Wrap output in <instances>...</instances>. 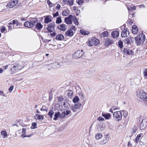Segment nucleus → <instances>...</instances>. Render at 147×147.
Here are the masks:
<instances>
[{
    "label": "nucleus",
    "instance_id": "20",
    "mask_svg": "<svg viewBox=\"0 0 147 147\" xmlns=\"http://www.w3.org/2000/svg\"><path fill=\"white\" fill-rule=\"evenodd\" d=\"M119 32L118 31H113L111 33L112 36L114 38H116L119 36Z\"/></svg>",
    "mask_w": 147,
    "mask_h": 147
},
{
    "label": "nucleus",
    "instance_id": "19",
    "mask_svg": "<svg viewBox=\"0 0 147 147\" xmlns=\"http://www.w3.org/2000/svg\"><path fill=\"white\" fill-rule=\"evenodd\" d=\"M138 29L137 26L134 25L132 27V33L134 34H137L138 32Z\"/></svg>",
    "mask_w": 147,
    "mask_h": 147
},
{
    "label": "nucleus",
    "instance_id": "24",
    "mask_svg": "<svg viewBox=\"0 0 147 147\" xmlns=\"http://www.w3.org/2000/svg\"><path fill=\"white\" fill-rule=\"evenodd\" d=\"M51 65L52 68L54 69H57L60 66L59 63L56 62L52 63Z\"/></svg>",
    "mask_w": 147,
    "mask_h": 147
},
{
    "label": "nucleus",
    "instance_id": "58",
    "mask_svg": "<svg viewBox=\"0 0 147 147\" xmlns=\"http://www.w3.org/2000/svg\"><path fill=\"white\" fill-rule=\"evenodd\" d=\"M13 86H10V87L9 88L8 90L9 91V92H11L13 90Z\"/></svg>",
    "mask_w": 147,
    "mask_h": 147
},
{
    "label": "nucleus",
    "instance_id": "45",
    "mask_svg": "<svg viewBox=\"0 0 147 147\" xmlns=\"http://www.w3.org/2000/svg\"><path fill=\"white\" fill-rule=\"evenodd\" d=\"M87 45L90 47H92L93 45V44L92 43V40H89L88 42H87Z\"/></svg>",
    "mask_w": 147,
    "mask_h": 147
},
{
    "label": "nucleus",
    "instance_id": "46",
    "mask_svg": "<svg viewBox=\"0 0 147 147\" xmlns=\"http://www.w3.org/2000/svg\"><path fill=\"white\" fill-rule=\"evenodd\" d=\"M41 111H45L47 112L48 109L47 107L45 106H42V108L40 109Z\"/></svg>",
    "mask_w": 147,
    "mask_h": 147
},
{
    "label": "nucleus",
    "instance_id": "44",
    "mask_svg": "<svg viewBox=\"0 0 147 147\" xmlns=\"http://www.w3.org/2000/svg\"><path fill=\"white\" fill-rule=\"evenodd\" d=\"M71 109L74 112H76V111H77L76 109H77L76 108V107H75L74 105H71Z\"/></svg>",
    "mask_w": 147,
    "mask_h": 147
},
{
    "label": "nucleus",
    "instance_id": "11",
    "mask_svg": "<svg viewBox=\"0 0 147 147\" xmlns=\"http://www.w3.org/2000/svg\"><path fill=\"white\" fill-rule=\"evenodd\" d=\"M123 52L125 54L129 55H133L134 54V52L132 50L127 48H124Z\"/></svg>",
    "mask_w": 147,
    "mask_h": 147
},
{
    "label": "nucleus",
    "instance_id": "60",
    "mask_svg": "<svg viewBox=\"0 0 147 147\" xmlns=\"http://www.w3.org/2000/svg\"><path fill=\"white\" fill-rule=\"evenodd\" d=\"M136 9V7L135 6H133L132 7H131L129 8V11H131V10H135Z\"/></svg>",
    "mask_w": 147,
    "mask_h": 147
},
{
    "label": "nucleus",
    "instance_id": "15",
    "mask_svg": "<svg viewBox=\"0 0 147 147\" xmlns=\"http://www.w3.org/2000/svg\"><path fill=\"white\" fill-rule=\"evenodd\" d=\"M57 28L58 29L63 31H65L67 29L66 26L64 24L59 25Z\"/></svg>",
    "mask_w": 147,
    "mask_h": 147
},
{
    "label": "nucleus",
    "instance_id": "30",
    "mask_svg": "<svg viewBox=\"0 0 147 147\" xmlns=\"http://www.w3.org/2000/svg\"><path fill=\"white\" fill-rule=\"evenodd\" d=\"M68 97L70 98H72L73 96V91L71 90H69L67 94Z\"/></svg>",
    "mask_w": 147,
    "mask_h": 147
},
{
    "label": "nucleus",
    "instance_id": "3",
    "mask_svg": "<svg viewBox=\"0 0 147 147\" xmlns=\"http://www.w3.org/2000/svg\"><path fill=\"white\" fill-rule=\"evenodd\" d=\"M122 114L121 111H118L115 112L113 114V118L114 120L118 122L122 119Z\"/></svg>",
    "mask_w": 147,
    "mask_h": 147
},
{
    "label": "nucleus",
    "instance_id": "47",
    "mask_svg": "<svg viewBox=\"0 0 147 147\" xmlns=\"http://www.w3.org/2000/svg\"><path fill=\"white\" fill-rule=\"evenodd\" d=\"M97 129L98 131H101L104 129V128L101 125H98L97 127Z\"/></svg>",
    "mask_w": 147,
    "mask_h": 147
},
{
    "label": "nucleus",
    "instance_id": "16",
    "mask_svg": "<svg viewBox=\"0 0 147 147\" xmlns=\"http://www.w3.org/2000/svg\"><path fill=\"white\" fill-rule=\"evenodd\" d=\"M34 118L40 121H42L44 117L43 115L40 114H36L34 116Z\"/></svg>",
    "mask_w": 147,
    "mask_h": 147
},
{
    "label": "nucleus",
    "instance_id": "34",
    "mask_svg": "<svg viewBox=\"0 0 147 147\" xmlns=\"http://www.w3.org/2000/svg\"><path fill=\"white\" fill-rule=\"evenodd\" d=\"M1 134L3 138H5L6 137L7 135V133L6 131H1Z\"/></svg>",
    "mask_w": 147,
    "mask_h": 147
},
{
    "label": "nucleus",
    "instance_id": "23",
    "mask_svg": "<svg viewBox=\"0 0 147 147\" xmlns=\"http://www.w3.org/2000/svg\"><path fill=\"white\" fill-rule=\"evenodd\" d=\"M64 38V36L61 34H59L56 36V39L58 40H63Z\"/></svg>",
    "mask_w": 147,
    "mask_h": 147
},
{
    "label": "nucleus",
    "instance_id": "53",
    "mask_svg": "<svg viewBox=\"0 0 147 147\" xmlns=\"http://www.w3.org/2000/svg\"><path fill=\"white\" fill-rule=\"evenodd\" d=\"M58 16H59V12L58 11H57L55 13L53 14V17H55Z\"/></svg>",
    "mask_w": 147,
    "mask_h": 147
},
{
    "label": "nucleus",
    "instance_id": "55",
    "mask_svg": "<svg viewBox=\"0 0 147 147\" xmlns=\"http://www.w3.org/2000/svg\"><path fill=\"white\" fill-rule=\"evenodd\" d=\"M137 127L136 126H135L133 129V134H135L136 133V130H137Z\"/></svg>",
    "mask_w": 147,
    "mask_h": 147
},
{
    "label": "nucleus",
    "instance_id": "50",
    "mask_svg": "<svg viewBox=\"0 0 147 147\" xmlns=\"http://www.w3.org/2000/svg\"><path fill=\"white\" fill-rule=\"evenodd\" d=\"M68 3H69V5H72L73 4L74 0H68Z\"/></svg>",
    "mask_w": 147,
    "mask_h": 147
},
{
    "label": "nucleus",
    "instance_id": "54",
    "mask_svg": "<svg viewBox=\"0 0 147 147\" xmlns=\"http://www.w3.org/2000/svg\"><path fill=\"white\" fill-rule=\"evenodd\" d=\"M5 30V27L4 26H2L1 29V31L2 33Z\"/></svg>",
    "mask_w": 147,
    "mask_h": 147
},
{
    "label": "nucleus",
    "instance_id": "7",
    "mask_svg": "<svg viewBox=\"0 0 147 147\" xmlns=\"http://www.w3.org/2000/svg\"><path fill=\"white\" fill-rule=\"evenodd\" d=\"M18 0H12L7 3V6L9 8H13L18 3Z\"/></svg>",
    "mask_w": 147,
    "mask_h": 147
},
{
    "label": "nucleus",
    "instance_id": "37",
    "mask_svg": "<svg viewBox=\"0 0 147 147\" xmlns=\"http://www.w3.org/2000/svg\"><path fill=\"white\" fill-rule=\"evenodd\" d=\"M72 19L74 20V23L76 25H78L79 23L78 20L76 16H74V18H73Z\"/></svg>",
    "mask_w": 147,
    "mask_h": 147
},
{
    "label": "nucleus",
    "instance_id": "64",
    "mask_svg": "<svg viewBox=\"0 0 147 147\" xmlns=\"http://www.w3.org/2000/svg\"><path fill=\"white\" fill-rule=\"evenodd\" d=\"M56 34V33L55 32H53V33H51L50 35L52 36H54Z\"/></svg>",
    "mask_w": 147,
    "mask_h": 147
},
{
    "label": "nucleus",
    "instance_id": "35",
    "mask_svg": "<svg viewBox=\"0 0 147 147\" xmlns=\"http://www.w3.org/2000/svg\"><path fill=\"white\" fill-rule=\"evenodd\" d=\"M79 101V98L78 96H76L73 99V102L75 103L78 102Z\"/></svg>",
    "mask_w": 147,
    "mask_h": 147
},
{
    "label": "nucleus",
    "instance_id": "57",
    "mask_svg": "<svg viewBox=\"0 0 147 147\" xmlns=\"http://www.w3.org/2000/svg\"><path fill=\"white\" fill-rule=\"evenodd\" d=\"M63 99V98L62 96H60L58 98L57 100L59 101H62Z\"/></svg>",
    "mask_w": 147,
    "mask_h": 147
},
{
    "label": "nucleus",
    "instance_id": "21",
    "mask_svg": "<svg viewBox=\"0 0 147 147\" xmlns=\"http://www.w3.org/2000/svg\"><path fill=\"white\" fill-rule=\"evenodd\" d=\"M91 40L93 44V45H97L99 44V40L95 38H92L91 39Z\"/></svg>",
    "mask_w": 147,
    "mask_h": 147
},
{
    "label": "nucleus",
    "instance_id": "4",
    "mask_svg": "<svg viewBox=\"0 0 147 147\" xmlns=\"http://www.w3.org/2000/svg\"><path fill=\"white\" fill-rule=\"evenodd\" d=\"M70 105L67 101L62 102H61V106H59V109H61V110H65L69 109Z\"/></svg>",
    "mask_w": 147,
    "mask_h": 147
},
{
    "label": "nucleus",
    "instance_id": "62",
    "mask_svg": "<svg viewBox=\"0 0 147 147\" xmlns=\"http://www.w3.org/2000/svg\"><path fill=\"white\" fill-rule=\"evenodd\" d=\"M18 21L16 20H13L12 21V22L13 23V25H14L16 24V23H17Z\"/></svg>",
    "mask_w": 147,
    "mask_h": 147
},
{
    "label": "nucleus",
    "instance_id": "6",
    "mask_svg": "<svg viewBox=\"0 0 147 147\" xmlns=\"http://www.w3.org/2000/svg\"><path fill=\"white\" fill-rule=\"evenodd\" d=\"M22 69L21 67L18 63L13 64L12 67L11 68V70L14 73Z\"/></svg>",
    "mask_w": 147,
    "mask_h": 147
},
{
    "label": "nucleus",
    "instance_id": "14",
    "mask_svg": "<svg viewBox=\"0 0 147 147\" xmlns=\"http://www.w3.org/2000/svg\"><path fill=\"white\" fill-rule=\"evenodd\" d=\"M134 38L133 37L129 36L125 39V40H124L125 42L127 44H131L134 41Z\"/></svg>",
    "mask_w": 147,
    "mask_h": 147
},
{
    "label": "nucleus",
    "instance_id": "8",
    "mask_svg": "<svg viewBox=\"0 0 147 147\" xmlns=\"http://www.w3.org/2000/svg\"><path fill=\"white\" fill-rule=\"evenodd\" d=\"M55 23L53 22L48 25V26L47 27V29L48 32H51L55 30Z\"/></svg>",
    "mask_w": 147,
    "mask_h": 147
},
{
    "label": "nucleus",
    "instance_id": "12",
    "mask_svg": "<svg viewBox=\"0 0 147 147\" xmlns=\"http://www.w3.org/2000/svg\"><path fill=\"white\" fill-rule=\"evenodd\" d=\"M128 32V35L129 34V29L127 28H125L122 31L121 33V36L122 37H125L127 36V32Z\"/></svg>",
    "mask_w": 147,
    "mask_h": 147
},
{
    "label": "nucleus",
    "instance_id": "27",
    "mask_svg": "<svg viewBox=\"0 0 147 147\" xmlns=\"http://www.w3.org/2000/svg\"><path fill=\"white\" fill-rule=\"evenodd\" d=\"M147 119V117H145L144 119L142 121L140 125V129H144L145 128L146 126H144V123H145V121H146V119Z\"/></svg>",
    "mask_w": 147,
    "mask_h": 147
},
{
    "label": "nucleus",
    "instance_id": "1",
    "mask_svg": "<svg viewBox=\"0 0 147 147\" xmlns=\"http://www.w3.org/2000/svg\"><path fill=\"white\" fill-rule=\"evenodd\" d=\"M145 39V35L143 33L139 34L138 36L135 38V42L137 46L139 45L140 44L142 45Z\"/></svg>",
    "mask_w": 147,
    "mask_h": 147
},
{
    "label": "nucleus",
    "instance_id": "49",
    "mask_svg": "<svg viewBox=\"0 0 147 147\" xmlns=\"http://www.w3.org/2000/svg\"><path fill=\"white\" fill-rule=\"evenodd\" d=\"M107 142H108V141L107 139L105 140H104L100 142V144L101 145H102L104 144H106V143H107Z\"/></svg>",
    "mask_w": 147,
    "mask_h": 147
},
{
    "label": "nucleus",
    "instance_id": "41",
    "mask_svg": "<svg viewBox=\"0 0 147 147\" xmlns=\"http://www.w3.org/2000/svg\"><path fill=\"white\" fill-rule=\"evenodd\" d=\"M75 107H76V108L77 109H79L81 107L82 104L81 103L78 102L77 104H76L75 105H74Z\"/></svg>",
    "mask_w": 147,
    "mask_h": 147
},
{
    "label": "nucleus",
    "instance_id": "32",
    "mask_svg": "<svg viewBox=\"0 0 147 147\" xmlns=\"http://www.w3.org/2000/svg\"><path fill=\"white\" fill-rule=\"evenodd\" d=\"M30 21L34 25L35 24L38 22L37 19L36 18H31Z\"/></svg>",
    "mask_w": 147,
    "mask_h": 147
},
{
    "label": "nucleus",
    "instance_id": "40",
    "mask_svg": "<svg viewBox=\"0 0 147 147\" xmlns=\"http://www.w3.org/2000/svg\"><path fill=\"white\" fill-rule=\"evenodd\" d=\"M61 22L62 20L61 17H58L56 19V23L57 24H59L61 23Z\"/></svg>",
    "mask_w": 147,
    "mask_h": 147
},
{
    "label": "nucleus",
    "instance_id": "36",
    "mask_svg": "<svg viewBox=\"0 0 147 147\" xmlns=\"http://www.w3.org/2000/svg\"><path fill=\"white\" fill-rule=\"evenodd\" d=\"M69 14V11L67 9L63 11L62 13V14L63 16H66Z\"/></svg>",
    "mask_w": 147,
    "mask_h": 147
},
{
    "label": "nucleus",
    "instance_id": "10",
    "mask_svg": "<svg viewBox=\"0 0 147 147\" xmlns=\"http://www.w3.org/2000/svg\"><path fill=\"white\" fill-rule=\"evenodd\" d=\"M105 45L106 46H108L110 45L113 44L114 42L112 39H110V38H107L105 40Z\"/></svg>",
    "mask_w": 147,
    "mask_h": 147
},
{
    "label": "nucleus",
    "instance_id": "51",
    "mask_svg": "<svg viewBox=\"0 0 147 147\" xmlns=\"http://www.w3.org/2000/svg\"><path fill=\"white\" fill-rule=\"evenodd\" d=\"M76 2L79 5H80L83 3L84 1L83 0H76Z\"/></svg>",
    "mask_w": 147,
    "mask_h": 147
},
{
    "label": "nucleus",
    "instance_id": "22",
    "mask_svg": "<svg viewBox=\"0 0 147 147\" xmlns=\"http://www.w3.org/2000/svg\"><path fill=\"white\" fill-rule=\"evenodd\" d=\"M65 111H64V113L62 114L61 115V118H63L65 117V115H67L70 114L71 111L69 109L66 110Z\"/></svg>",
    "mask_w": 147,
    "mask_h": 147
},
{
    "label": "nucleus",
    "instance_id": "25",
    "mask_svg": "<svg viewBox=\"0 0 147 147\" xmlns=\"http://www.w3.org/2000/svg\"><path fill=\"white\" fill-rule=\"evenodd\" d=\"M61 115L60 114V113L59 111L56 112L54 115L53 119L55 120H57L59 117H60L61 118Z\"/></svg>",
    "mask_w": 147,
    "mask_h": 147
},
{
    "label": "nucleus",
    "instance_id": "59",
    "mask_svg": "<svg viewBox=\"0 0 147 147\" xmlns=\"http://www.w3.org/2000/svg\"><path fill=\"white\" fill-rule=\"evenodd\" d=\"M78 94L79 96H81V99H83L84 98V97L83 94L82 92H79Z\"/></svg>",
    "mask_w": 147,
    "mask_h": 147
},
{
    "label": "nucleus",
    "instance_id": "52",
    "mask_svg": "<svg viewBox=\"0 0 147 147\" xmlns=\"http://www.w3.org/2000/svg\"><path fill=\"white\" fill-rule=\"evenodd\" d=\"M123 111V116L124 117V118H126L127 116V112L126 111Z\"/></svg>",
    "mask_w": 147,
    "mask_h": 147
},
{
    "label": "nucleus",
    "instance_id": "61",
    "mask_svg": "<svg viewBox=\"0 0 147 147\" xmlns=\"http://www.w3.org/2000/svg\"><path fill=\"white\" fill-rule=\"evenodd\" d=\"M61 7V5L59 4H58L56 7V8L58 10H59Z\"/></svg>",
    "mask_w": 147,
    "mask_h": 147
},
{
    "label": "nucleus",
    "instance_id": "39",
    "mask_svg": "<svg viewBox=\"0 0 147 147\" xmlns=\"http://www.w3.org/2000/svg\"><path fill=\"white\" fill-rule=\"evenodd\" d=\"M102 137V135L100 133H98L95 136V138L97 139H99Z\"/></svg>",
    "mask_w": 147,
    "mask_h": 147
},
{
    "label": "nucleus",
    "instance_id": "17",
    "mask_svg": "<svg viewBox=\"0 0 147 147\" xmlns=\"http://www.w3.org/2000/svg\"><path fill=\"white\" fill-rule=\"evenodd\" d=\"M52 17L50 16H46L45 18L44 22L48 24L52 21Z\"/></svg>",
    "mask_w": 147,
    "mask_h": 147
},
{
    "label": "nucleus",
    "instance_id": "31",
    "mask_svg": "<svg viewBox=\"0 0 147 147\" xmlns=\"http://www.w3.org/2000/svg\"><path fill=\"white\" fill-rule=\"evenodd\" d=\"M80 32L83 35H88L90 33L89 32L84 30L83 29L80 30Z\"/></svg>",
    "mask_w": 147,
    "mask_h": 147
},
{
    "label": "nucleus",
    "instance_id": "2",
    "mask_svg": "<svg viewBox=\"0 0 147 147\" xmlns=\"http://www.w3.org/2000/svg\"><path fill=\"white\" fill-rule=\"evenodd\" d=\"M137 96L141 100L144 101V102L147 104V94L143 90H140L137 94Z\"/></svg>",
    "mask_w": 147,
    "mask_h": 147
},
{
    "label": "nucleus",
    "instance_id": "33",
    "mask_svg": "<svg viewBox=\"0 0 147 147\" xmlns=\"http://www.w3.org/2000/svg\"><path fill=\"white\" fill-rule=\"evenodd\" d=\"M26 129L25 128H23L22 129V134L21 136V137L23 138L26 137Z\"/></svg>",
    "mask_w": 147,
    "mask_h": 147
},
{
    "label": "nucleus",
    "instance_id": "29",
    "mask_svg": "<svg viewBox=\"0 0 147 147\" xmlns=\"http://www.w3.org/2000/svg\"><path fill=\"white\" fill-rule=\"evenodd\" d=\"M35 27L37 29L40 30L43 27V26L40 22L37 23Z\"/></svg>",
    "mask_w": 147,
    "mask_h": 147
},
{
    "label": "nucleus",
    "instance_id": "26",
    "mask_svg": "<svg viewBox=\"0 0 147 147\" xmlns=\"http://www.w3.org/2000/svg\"><path fill=\"white\" fill-rule=\"evenodd\" d=\"M53 110L55 111V109H52L50 110L47 114L51 118H53V115L55 113Z\"/></svg>",
    "mask_w": 147,
    "mask_h": 147
},
{
    "label": "nucleus",
    "instance_id": "28",
    "mask_svg": "<svg viewBox=\"0 0 147 147\" xmlns=\"http://www.w3.org/2000/svg\"><path fill=\"white\" fill-rule=\"evenodd\" d=\"M102 115L106 119H109L111 117V115L109 113H102Z\"/></svg>",
    "mask_w": 147,
    "mask_h": 147
},
{
    "label": "nucleus",
    "instance_id": "48",
    "mask_svg": "<svg viewBox=\"0 0 147 147\" xmlns=\"http://www.w3.org/2000/svg\"><path fill=\"white\" fill-rule=\"evenodd\" d=\"M143 75L145 77H147V68L145 69H144Z\"/></svg>",
    "mask_w": 147,
    "mask_h": 147
},
{
    "label": "nucleus",
    "instance_id": "43",
    "mask_svg": "<svg viewBox=\"0 0 147 147\" xmlns=\"http://www.w3.org/2000/svg\"><path fill=\"white\" fill-rule=\"evenodd\" d=\"M118 44L119 47L121 49L123 48V42L121 40H119L118 42Z\"/></svg>",
    "mask_w": 147,
    "mask_h": 147
},
{
    "label": "nucleus",
    "instance_id": "9",
    "mask_svg": "<svg viewBox=\"0 0 147 147\" xmlns=\"http://www.w3.org/2000/svg\"><path fill=\"white\" fill-rule=\"evenodd\" d=\"M73 18H74V16L72 15H69L67 17L65 18V22L67 24H72L71 20Z\"/></svg>",
    "mask_w": 147,
    "mask_h": 147
},
{
    "label": "nucleus",
    "instance_id": "38",
    "mask_svg": "<svg viewBox=\"0 0 147 147\" xmlns=\"http://www.w3.org/2000/svg\"><path fill=\"white\" fill-rule=\"evenodd\" d=\"M108 35V32L107 31H105L102 32L101 34V36L103 37L107 36Z\"/></svg>",
    "mask_w": 147,
    "mask_h": 147
},
{
    "label": "nucleus",
    "instance_id": "63",
    "mask_svg": "<svg viewBox=\"0 0 147 147\" xmlns=\"http://www.w3.org/2000/svg\"><path fill=\"white\" fill-rule=\"evenodd\" d=\"M37 125V123L35 122H33L32 124V126H34V127H37L36 126Z\"/></svg>",
    "mask_w": 147,
    "mask_h": 147
},
{
    "label": "nucleus",
    "instance_id": "13",
    "mask_svg": "<svg viewBox=\"0 0 147 147\" xmlns=\"http://www.w3.org/2000/svg\"><path fill=\"white\" fill-rule=\"evenodd\" d=\"M24 25V26L29 28H32L34 26V25L30 20L25 22Z\"/></svg>",
    "mask_w": 147,
    "mask_h": 147
},
{
    "label": "nucleus",
    "instance_id": "5",
    "mask_svg": "<svg viewBox=\"0 0 147 147\" xmlns=\"http://www.w3.org/2000/svg\"><path fill=\"white\" fill-rule=\"evenodd\" d=\"M83 51V50H79L77 51L73 55V57L75 58H79L81 57H82L83 58L84 57H85L84 56V53Z\"/></svg>",
    "mask_w": 147,
    "mask_h": 147
},
{
    "label": "nucleus",
    "instance_id": "18",
    "mask_svg": "<svg viewBox=\"0 0 147 147\" xmlns=\"http://www.w3.org/2000/svg\"><path fill=\"white\" fill-rule=\"evenodd\" d=\"M65 34L67 36H71L73 35L74 33L72 30L70 28L68 30L65 32Z\"/></svg>",
    "mask_w": 147,
    "mask_h": 147
},
{
    "label": "nucleus",
    "instance_id": "42",
    "mask_svg": "<svg viewBox=\"0 0 147 147\" xmlns=\"http://www.w3.org/2000/svg\"><path fill=\"white\" fill-rule=\"evenodd\" d=\"M141 135H142V134H141L139 135H138L136 138L135 139V142L136 143L138 142L140 138L141 137Z\"/></svg>",
    "mask_w": 147,
    "mask_h": 147
},
{
    "label": "nucleus",
    "instance_id": "56",
    "mask_svg": "<svg viewBox=\"0 0 147 147\" xmlns=\"http://www.w3.org/2000/svg\"><path fill=\"white\" fill-rule=\"evenodd\" d=\"M97 120H99V121H104L105 120V119L102 117H100L98 118Z\"/></svg>",
    "mask_w": 147,
    "mask_h": 147
}]
</instances>
